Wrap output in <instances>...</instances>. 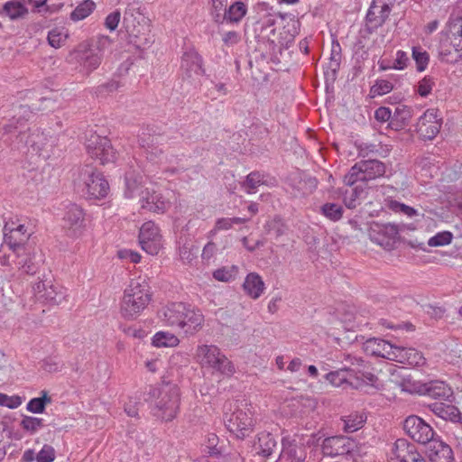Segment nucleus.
I'll return each instance as SVG.
<instances>
[{"instance_id":"obj_50","label":"nucleus","mask_w":462,"mask_h":462,"mask_svg":"<svg viewBox=\"0 0 462 462\" xmlns=\"http://www.w3.org/2000/svg\"><path fill=\"white\" fill-rule=\"evenodd\" d=\"M393 88V85L385 79H378L375 84L371 88V93L373 96H383L391 92Z\"/></svg>"},{"instance_id":"obj_60","label":"nucleus","mask_w":462,"mask_h":462,"mask_svg":"<svg viewBox=\"0 0 462 462\" xmlns=\"http://www.w3.org/2000/svg\"><path fill=\"white\" fill-rule=\"evenodd\" d=\"M121 14L119 11H115L109 14L105 20V25L110 31H114L118 26L120 21Z\"/></svg>"},{"instance_id":"obj_53","label":"nucleus","mask_w":462,"mask_h":462,"mask_svg":"<svg viewBox=\"0 0 462 462\" xmlns=\"http://www.w3.org/2000/svg\"><path fill=\"white\" fill-rule=\"evenodd\" d=\"M23 402L22 397L18 395L8 396L5 393H0V405L5 406L9 409H16Z\"/></svg>"},{"instance_id":"obj_27","label":"nucleus","mask_w":462,"mask_h":462,"mask_svg":"<svg viewBox=\"0 0 462 462\" xmlns=\"http://www.w3.org/2000/svg\"><path fill=\"white\" fill-rule=\"evenodd\" d=\"M276 446V439L271 432L262 431L257 434L254 448L257 449L259 456L265 458L269 457Z\"/></svg>"},{"instance_id":"obj_14","label":"nucleus","mask_w":462,"mask_h":462,"mask_svg":"<svg viewBox=\"0 0 462 462\" xmlns=\"http://www.w3.org/2000/svg\"><path fill=\"white\" fill-rule=\"evenodd\" d=\"M442 119L439 117L438 109H428L418 120L416 131L424 140H432L441 128Z\"/></svg>"},{"instance_id":"obj_23","label":"nucleus","mask_w":462,"mask_h":462,"mask_svg":"<svg viewBox=\"0 0 462 462\" xmlns=\"http://www.w3.org/2000/svg\"><path fill=\"white\" fill-rule=\"evenodd\" d=\"M185 319H181L183 322L180 325L186 334L193 335L196 331L202 327L204 317L199 310L191 309L190 306L186 304Z\"/></svg>"},{"instance_id":"obj_19","label":"nucleus","mask_w":462,"mask_h":462,"mask_svg":"<svg viewBox=\"0 0 462 462\" xmlns=\"http://www.w3.org/2000/svg\"><path fill=\"white\" fill-rule=\"evenodd\" d=\"M224 14L221 12H215L213 9L212 16L217 23L226 21L227 23H239L247 13V6L241 1L233 3L228 9L226 6L223 8Z\"/></svg>"},{"instance_id":"obj_38","label":"nucleus","mask_w":462,"mask_h":462,"mask_svg":"<svg viewBox=\"0 0 462 462\" xmlns=\"http://www.w3.org/2000/svg\"><path fill=\"white\" fill-rule=\"evenodd\" d=\"M343 208L337 203H325L321 207V213L331 221H338L343 216Z\"/></svg>"},{"instance_id":"obj_9","label":"nucleus","mask_w":462,"mask_h":462,"mask_svg":"<svg viewBox=\"0 0 462 462\" xmlns=\"http://www.w3.org/2000/svg\"><path fill=\"white\" fill-rule=\"evenodd\" d=\"M167 141L164 134L143 131L138 136V143L146 152V158L153 162H162L164 159L162 145Z\"/></svg>"},{"instance_id":"obj_29","label":"nucleus","mask_w":462,"mask_h":462,"mask_svg":"<svg viewBox=\"0 0 462 462\" xmlns=\"http://www.w3.org/2000/svg\"><path fill=\"white\" fill-rule=\"evenodd\" d=\"M411 108L405 105H399L395 107L393 119L389 123V128L399 131L407 126L411 118Z\"/></svg>"},{"instance_id":"obj_44","label":"nucleus","mask_w":462,"mask_h":462,"mask_svg":"<svg viewBox=\"0 0 462 462\" xmlns=\"http://www.w3.org/2000/svg\"><path fill=\"white\" fill-rule=\"evenodd\" d=\"M365 417L364 415L359 414H352L349 415L346 420H345V430L346 432H355L357 430L361 429L365 421Z\"/></svg>"},{"instance_id":"obj_24","label":"nucleus","mask_w":462,"mask_h":462,"mask_svg":"<svg viewBox=\"0 0 462 462\" xmlns=\"http://www.w3.org/2000/svg\"><path fill=\"white\" fill-rule=\"evenodd\" d=\"M141 207L152 212L162 213L166 210V202L157 192H150L148 189L141 192Z\"/></svg>"},{"instance_id":"obj_45","label":"nucleus","mask_w":462,"mask_h":462,"mask_svg":"<svg viewBox=\"0 0 462 462\" xmlns=\"http://www.w3.org/2000/svg\"><path fill=\"white\" fill-rule=\"evenodd\" d=\"M430 410L441 419L447 420L456 411V408L452 405H446L442 402H435L430 405Z\"/></svg>"},{"instance_id":"obj_10","label":"nucleus","mask_w":462,"mask_h":462,"mask_svg":"<svg viewBox=\"0 0 462 462\" xmlns=\"http://www.w3.org/2000/svg\"><path fill=\"white\" fill-rule=\"evenodd\" d=\"M403 429L406 433L418 443L430 444V442L435 439V432L431 426L416 415L406 418L403 422Z\"/></svg>"},{"instance_id":"obj_35","label":"nucleus","mask_w":462,"mask_h":462,"mask_svg":"<svg viewBox=\"0 0 462 462\" xmlns=\"http://www.w3.org/2000/svg\"><path fill=\"white\" fill-rule=\"evenodd\" d=\"M179 342L178 337L170 332L159 331L152 337V345L156 347H172Z\"/></svg>"},{"instance_id":"obj_36","label":"nucleus","mask_w":462,"mask_h":462,"mask_svg":"<svg viewBox=\"0 0 462 462\" xmlns=\"http://www.w3.org/2000/svg\"><path fill=\"white\" fill-rule=\"evenodd\" d=\"M51 402V398L48 395L46 391H42V396L32 398L29 401L26 410L32 413H42L45 411L46 405Z\"/></svg>"},{"instance_id":"obj_62","label":"nucleus","mask_w":462,"mask_h":462,"mask_svg":"<svg viewBox=\"0 0 462 462\" xmlns=\"http://www.w3.org/2000/svg\"><path fill=\"white\" fill-rule=\"evenodd\" d=\"M117 255L120 259L129 260L134 263H139L141 260V255L138 253L127 249L119 250Z\"/></svg>"},{"instance_id":"obj_31","label":"nucleus","mask_w":462,"mask_h":462,"mask_svg":"<svg viewBox=\"0 0 462 462\" xmlns=\"http://www.w3.org/2000/svg\"><path fill=\"white\" fill-rule=\"evenodd\" d=\"M341 48L340 45L337 42L332 44L331 54L329 58V61L327 64L326 69L324 71L325 77L327 79L330 78L332 80L336 79L337 72L340 68L341 61Z\"/></svg>"},{"instance_id":"obj_17","label":"nucleus","mask_w":462,"mask_h":462,"mask_svg":"<svg viewBox=\"0 0 462 462\" xmlns=\"http://www.w3.org/2000/svg\"><path fill=\"white\" fill-rule=\"evenodd\" d=\"M392 9L383 5L371 3L366 16V30L369 33H372L379 27L383 26L388 19Z\"/></svg>"},{"instance_id":"obj_56","label":"nucleus","mask_w":462,"mask_h":462,"mask_svg":"<svg viewBox=\"0 0 462 462\" xmlns=\"http://www.w3.org/2000/svg\"><path fill=\"white\" fill-rule=\"evenodd\" d=\"M390 208L395 212H402L409 217H412L417 214L416 209L407 206L403 203L398 202L396 200H392L390 202Z\"/></svg>"},{"instance_id":"obj_25","label":"nucleus","mask_w":462,"mask_h":462,"mask_svg":"<svg viewBox=\"0 0 462 462\" xmlns=\"http://www.w3.org/2000/svg\"><path fill=\"white\" fill-rule=\"evenodd\" d=\"M84 216L83 209L79 206L76 204L69 205L63 217L64 227L71 230L73 235H76V232L83 226Z\"/></svg>"},{"instance_id":"obj_26","label":"nucleus","mask_w":462,"mask_h":462,"mask_svg":"<svg viewBox=\"0 0 462 462\" xmlns=\"http://www.w3.org/2000/svg\"><path fill=\"white\" fill-rule=\"evenodd\" d=\"M424 393L433 399L446 402H451L453 397L452 389L442 381L424 384Z\"/></svg>"},{"instance_id":"obj_37","label":"nucleus","mask_w":462,"mask_h":462,"mask_svg":"<svg viewBox=\"0 0 462 462\" xmlns=\"http://www.w3.org/2000/svg\"><path fill=\"white\" fill-rule=\"evenodd\" d=\"M351 189H346L344 192V203L348 208H355L357 206V200L365 193V187L363 185H353Z\"/></svg>"},{"instance_id":"obj_30","label":"nucleus","mask_w":462,"mask_h":462,"mask_svg":"<svg viewBox=\"0 0 462 462\" xmlns=\"http://www.w3.org/2000/svg\"><path fill=\"white\" fill-rule=\"evenodd\" d=\"M125 194L127 198H134L139 196L141 198V192L143 189V176L140 174L135 175L132 171H128L125 176Z\"/></svg>"},{"instance_id":"obj_28","label":"nucleus","mask_w":462,"mask_h":462,"mask_svg":"<svg viewBox=\"0 0 462 462\" xmlns=\"http://www.w3.org/2000/svg\"><path fill=\"white\" fill-rule=\"evenodd\" d=\"M246 294L252 299H258L264 291V282L262 277L256 273H250L246 275L243 283Z\"/></svg>"},{"instance_id":"obj_7","label":"nucleus","mask_w":462,"mask_h":462,"mask_svg":"<svg viewBox=\"0 0 462 462\" xmlns=\"http://www.w3.org/2000/svg\"><path fill=\"white\" fill-rule=\"evenodd\" d=\"M86 149L93 159L98 160L101 164L112 162L116 159V152L110 140L90 132L86 137Z\"/></svg>"},{"instance_id":"obj_64","label":"nucleus","mask_w":462,"mask_h":462,"mask_svg":"<svg viewBox=\"0 0 462 462\" xmlns=\"http://www.w3.org/2000/svg\"><path fill=\"white\" fill-rule=\"evenodd\" d=\"M120 87V84L116 80H110L105 84H102L97 87V93L98 94H106L111 93L116 90H117Z\"/></svg>"},{"instance_id":"obj_22","label":"nucleus","mask_w":462,"mask_h":462,"mask_svg":"<svg viewBox=\"0 0 462 462\" xmlns=\"http://www.w3.org/2000/svg\"><path fill=\"white\" fill-rule=\"evenodd\" d=\"M393 361L406 364L409 365L419 366L425 363L422 354L415 348H407L396 346L393 353Z\"/></svg>"},{"instance_id":"obj_15","label":"nucleus","mask_w":462,"mask_h":462,"mask_svg":"<svg viewBox=\"0 0 462 462\" xmlns=\"http://www.w3.org/2000/svg\"><path fill=\"white\" fill-rule=\"evenodd\" d=\"M399 234V229L396 225L386 223L380 224L373 222L370 226L369 236L371 240L380 245H388L390 241L394 240Z\"/></svg>"},{"instance_id":"obj_6","label":"nucleus","mask_w":462,"mask_h":462,"mask_svg":"<svg viewBox=\"0 0 462 462\" xmlns=\"http://www.w3.org/2000/svg\"><path fill=\"white\" fill-rule=\"evenodd\" d=\"M197 356L203 366H209L223 374L231 375L235 372L233 364L220 349L213 345H202L198 347Z\"/></svg>"},{"instance_id":"obj_58","label":"nucleus","mask_w":462,"mask_h":462,"mask_svg":"<svg viewBox=\"0 0 462 462\" xmlns=\"http://www.w3.org/2000/svg\"><path fill=\"white\" fill-rule=\"evenodd\" d=\"M374 118L380 123H390L393 119L392 110L385 106H380L374 112Z\"/></svg>"},{"instance_id":"obj_51","label":"nucleus","mask_w":462,"mask_h":462,"mask_svg":"<svg viewBox=\"0 0 462 462\" xmlns=\"http://www.w3.org/2000/svg\"><path fill=\"white\" fill-rule=\"evenodd\" d=\"M449 44L456 51V56L453 59H447L448 63H456L462 59V35L457 37L448 36Z\"/></svg>"},{"instance_id":"obj_1","label":"nucleus","mask_w":462,"mask_h":462,"mask_svg":"<svg viewBox=\"0 0 462 462\" xmlns=\"http://www.w3.org/2000/svg\"><path fill=\"white\" fill-rule=\"evenodd\" d=\"M32 117V110L29 106H14L8 122L3 125L4 134L9 135L16 149L32 148L34 152H40L45 137L39 129L32 130L27 125Z\"/></svg>"},{"instance_id":"obj_20","label":"nucleus","mask_w":462,"mask_h":462,"mask_svg":"<svg viewBox=\"0 0 462 462\" xmlns=\"http://www.w3.org/2000/svg\"><path fill=\"white\" fill-rule=\"evenodd\" d=\"M185 310V303L173 302L167 305L160 311V317L166 325L180 328V325L183 322L181 319H185V317H183Z\"/></svg>"},{"instance_id":"obj_39","label":"nucleus","mask_w":462,"mask_h":462,"mask_svg":"<svg viewBox=\"0 0 462 462\" xmlns=\"http://www.w3.org/2000/svg\"><path fill=\"white\" fill-rule=\"evenodd\" d=\"M411 56L415 60L417 70L420 72L424 71L430 61L429 53L420 46H415L412 48Z\"/></svg>"},{"instance_id":"obj_33","label":"nucleus","mask_w":462,"mask_h":462,"mask_svg":"<svg viewBox=\"0 0 462 462\" xmlns=\"http://www.w3.org/2000/svg\"><path fill=\"white\" fill-rule=\"evenodd\" d=\"M356 374V372L347 367H343L336 371L328 373L325 378L334 386H341L348 383L349 379Z\"/></svg>"},{"instance_id":"obj_47","label":"nucleus","mask_w":462,"mask_h":462,"mask_svg":"<svg viewBox=\"0 0 462 462\" xmlns=\"http://www.w3.org/2000/svg\"><path fill=\"white\" fill-rule=\"evenodd\" d=\"M101 55L93 51H87L83 57V66L88 71L96 69L101 63Z\"/></svg>"},{"instance_id":"obj_59","label":"nucleus","mask_w":462,"mask_h":462,"mask_svg":"<svg viewBox=\"0 0 462 462\" xmlns=\"http://www.w3.org/2000/svg\"><path fill=\"white\" fill-rule=\"evenodd\" d=\"M409 57L407 53L403 51H398L392 68L395 69H403L407 67Z\"/></svg>"},{"instance_id":"obj_54","label":"nucleus","mask_w":462,"mask_h":462,"mask_svg":"<svg viewBox=\"0 0 462 462\" xmlns=\"http://www.w3.org/2000/svg\"><path fill=\"white\" fill-rule=\"evenodd\" d=\"M198 253V248H194L193 246H189L188 245H184L180 248V257L183 263H190L193 259L196 257Z\"/></svg>"},{"instance_id":"obj_43","label":"nucleus","mask_w":462,"mask_h":462,"mask_svg":"<svg viewBox=\"0 0 462 462\" xmlns=\"http://www.w3.org/2000/svg\"><path fill=\"white\" fill-rule=\"evenodd\" d=\"M20 425L24 430L32 434L44 426L42 419L31 416H23Z\"/></svg>"},{"instance_id":"obj_61","label":"nucleus","mask_w":462,"mask_h":462,"mask_svg":"<svg viewBox=\"0 0 462 462\" xmlns=\"http://www.w3.org/2000/svg\"><path fill=\"white\" fill-rule=\"evenodd\" d=\"M217 442L218 438L216 434L211 433L208 436V455L213 456H218L220 455V450L217 448Z\"/></svg>"},{"instance_id":"obj_49","label":"nucleus","mask_w":462,"mask_h":462,"mask_svg":"<svg viewBox=\"0 0 462 462\" xmlns=\"http://www.w3.org/2000/svg\"><path fill=\"white\" fill-rule=\"evenodd\" d=\"M56 457L55 449L52 446L44 444L39 453L36 455V462H52Z\"/></svg>"},{"instance_id":"obj_8","label":"nucleus","mask_w":462,"mask_h":462,"mask_svg":"<svg viewBox=\"0 0 462 462\" xmlns=\"http://www.w3.org/2000/svg\"><path fill=\"white\" fill-rule=\"evenodd\" d=\"M5 244L12 250L16 257L22 256L26 251L25 245L31 236L27 227L20 224L14 226V223H5L4 226Z\"/></svg>"},{"instance_id":"obj_3","label":"nucleus","mask_w":462,"mask_h":462,"mask_svg":"<svg viewBox=\"0 0 462 462\" xmlns=\"http://www.w3.org/2000/svg\"><path fill=\"white\" fill-rule=\"evenodd\" d=\"M77 187L87 199H101L109 190V184L103 174L89 165L81 170Z\"/></svg>"},{"instance_id":"obj_12","label":"nucleus","mask_w":462,"mask_h":462,"mask_svg":"<svg viewBox=\"0 0 462 462\" xmlns=\"http://www.w3.org/2000/svg\"><path fill=\"white\" fill-rule=\"evenodd\" d=\"M227 430L239 439H245L254 430V420L243 410H236L226 420Z\"/></svg>"},{"instance_id":"obj_48","label":"nucleus","mask_w":462,"mask_h":462,"mask_svg":"<svg viewBox=\"0 0 462 462\" xmlns=\"http://www.w3.org/2000/svg\"><path fill=\"white\" fill-rule=\"evenodd\" d=\"M16 264L27 274H34L37 272V266L32 262V259L26 255V251L22 256L17 257Z\"/></svg>"},{"instance_id":"obj_57","label":"nucleus","mask_w":462,"mask_h":462,"mask_svg":"<svg viewBox=\"0 0 462 462\" xmlns=\"http://www.w3.org/2000/svg\"><path fill=\"white\" fill-rule=\"evenodd\" d=\"M458 35H462V15L451 19L448 23V36Z\"/></svg>"},{"instance_id":"obj_32","label":"nucleus","mask_w":462,"mask_h":462,"mask_svg":"<svg viewBox=\"0 0 462 462\" xmlns=\"http://www.w3.org/2000/svg\"><path fill=\"white\" fill-rule=\"evenodd\" d=\"M0 14H5L11 20H17L26 15L28 14V9L23 3L16 0H12L6 2L3 5V9Z\"/></svg>"},{"instance_id":"obj_41","label":"nucleus","mask_w":462,"mask_h":462,"mask_svg":"<svg viewBox=\"0 0 462 462\" xmlns=\"http://www.w3.org/2000/svg\"><path fill=\"white\" fill-rule=\"evenodd\" d=\"M67 38L68 34L63 29L55 28L49 32L47 40L51 47L60 48L65 43Z\"/></svg>"},{"instance_id":"obj_2","label":"nucleus","mask_w":462,"mask_h":462,"mask_svg":"<svg viewBox=\"0 0 462 462\" xmlns=\"http://www.w3.org/2000/svg\"><path fill=\"white\" fill-rule=\"evenodd\" d=\"M151 300L152 294L145 281H132L124 292L122 315L126 319L136 318L148 306Z\"/></svg>"},{"instance_id":"obj_63","label":"nucleus","mask_w":462,"mask_h":462,"mask_svg":"<svg viewBox=\"0 0 462 462\" xmlns=\"http://www.w3.org/2000/svg\"><path fill=\"white\" fill-rule=\"evenodd\" d=\"M213 277L220 282H228L233 277V271L226 268H219L213 273Z\"/></svg>"},{"instance_id":"obj_21","label":"nucleus","mask_w":462,"mask_h":462,"mask_svg":"<svg viewBox=\"0 0 462 462\" xmlns=\"http://www.w3.org/2000/svg\"><path fill=\"white\" fill-rule=\"evenodd\" d=\"M428 456L431 462H453L452 448L445 442L434 439L430 442Z\"/></svg>"},{"instance_id":"obj_16","label":"nucleus","mask_w":462,"mask_h":462,"mask_svg":"<svg viewBox=\"0 0 462 462\" xmlns=\"http://www.w3.org/2000/svg\"><path fill=\"white\" fill-rule=\"evenodd\" d=\"M395 347L396 346L389 341L376 337L368 338L363 345V348L367 355L383 357L391 361L394 357Z\"/></svg>"},{"instance_id":"obj_42","label":"nucleus","mask_w":462,"mask_h":462,"mask_svg":"<svg viewBox=\"0 0 462 462\" xmlns=\"http://www.w3.org/2000/svg\"><path fill=\"white\" fill-rule=\"evenodd\" d=\"M41 299L51 304H60L64 299V296L61 291H57V287L53 285L51 280V286H48L46 291L41 294Z\"/></svg>"},{"instance_id":"obj_34","label":"nucleus","mask_w":462,"mask_h":462,"mask_svg":"<svg viewBox=\"0 0 462 462\" xmlns=\"http://www.w3.org/2000/svg\"><path fill=\"white\" fill-rule=\"evenodd\" d=\"M96 8V4L92 0H83L77 7L70 13L69 18L73 22H79L87 18L93 13Z\"/></svg>"},{"instance_id":"obj_11","label":"nucleus","mask_w":462,"mask_h":462,"mask_svg":"<svg viewBox=\"0 0 462 462\" xmlns=\"http://www.w3.org/2000/svg\"><path fill=\"white\" fill-rule=\"evenodd\" d=\"M181 75L189 83L199 81V77L205 74L202 57L193 49L185 51L181 58Z\"/></svg>"},{"instance_id":"obj_18","label":"nucleus","mask_w":462,"mask_h":462,"mask_svg":"<svg viewBox=\"0 0 462 462\" xmlns=\"http://www.w3.org/2000/svg\"><path fill=\"white\" fill-rule=\"evenodd\" d=\"M418 453L412 443L404 439H398L393 444L390 462H414Z\"/></svg>"},{"instance_id":"obj_55","label":"nucleus","mask_w":462,"mask_h":462,"mask_svg":"<svg viewBox=\"0 0 462 462\" xmlns=\"http://www.w3.org/2000/svg\"><path fill=\"white\" fill-rule=\"evenodd\" d=\"M269 231H273L276 237L285 234L286 226L280 217H275L270 223H268Z\"/></svg>"},{"instance_id":"obj_40","label":"nucleus","mask_w":462,"mask_h":462,"mask_svg":"<svg viewBox=\"0 0 462 462\" xmlns=\"http://www.w3.org/2000/svg\"><path fill=\"white\" fill-rule=\"evenodd\" d=\"M263 175L259 171L249 173L243 183V187L247 193H254L257 187L263 184Z\"/></svg>"},{"instance_id":"obj_46","label":"nucleus","mask_w":462,"mask_h":462,"mask_svg":"<svg viewBox=\"0 0 462 462\" xmlns=\"http://www.w3.org/2000/svg\"><path fill=\"white\" fill-rule=\"evenodd\" d=\"M453 234L449 231H443L436 234L428 241V245L431 247L443 246L449 245L452 241Z\"/></svg>"},{"instance_id":"obj_52","label":"nucleus","mask_w":462,"mask_h":462,"mask_svg":"<svg viewBox=\"0 0 462 462\" xmlns=\"http://www.w3.org/2000/svg\"><path fill=\"white\" fill-rule=\"evenodd\" d=\"M435 82L433 78L430 76L424 77L419 81L417 86V92L420 97H427L432 90Z\"/></svg>"},{"instance_id":"obj_4","label":"nucleus","mask_w":462,"mask_h":462,"mask_svg":"<svg viewBox=\"0 0 462 462\" xmlns=\"http://www.w3.org/2000/svg\"><path fill=\"white\" fill-rule=\"evenodd\" d=\"M146 402L156 398L155 407L161 411L162 420L169 421L175 418L179 410L180 394L175 386L166 385L162 388L149 386Z\"/></svg>"},{"instance_id":"obj_5","label":"nucleus","mask_w":462,"mask_h":462,"mask_svg":"<svg viewBox=\"0 0 462 462\" xmlns=\"http://www.w3.org/2000/svg\"><path fill=\"white\" fill-rule=\"evenodd\" d=\"M385 171V164L379 160L360 161L345 175L344 183L353 187L358 181L364 183L383 177Z\"/></svg>"},{"instance_id":"obj_13","label":"nucleus","mask_w":462,"mask_h":462,"mask_svg":"<svg viewBox=\"0 0 462 462\" xmlns=\"http://www.w3.org/2000/svg\"><path fill=\"white\" fill-rule=\"evenodd\" d=\"M159 227L152 221L145 222L140 228L139 243L147 254H157L162 247Z\"/></svg>"}]
</instances>
